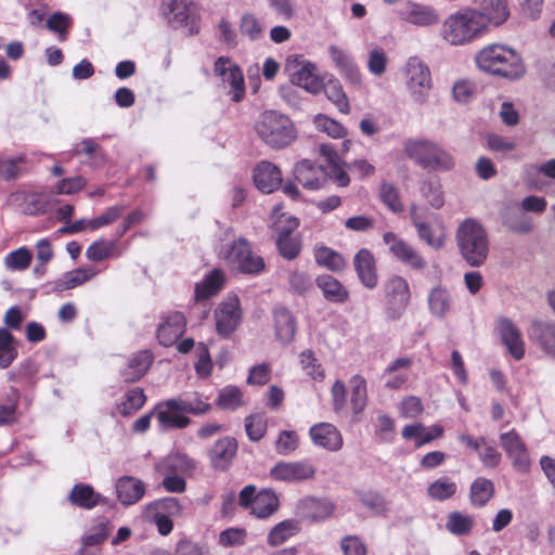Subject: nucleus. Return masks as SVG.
<instances>
[{
	"instance_id": "ddd939ff",
	"label": "nucleus",
	"mask_w": 555,
	"mask_h": 555,
	"mask_svg": "<svg viewBox=\"0 0 555 555\" xmlns=\"http://www.w3.org/2000/svg\"><path fill=\"white\" fill-rule=\"evenodd\" d=\"M272 218L276 219L274 224L278 230L276 245L280 254L286 259H294L300 251V242L292 235V232L298 227V220L294 217H285L280 212V207L272 209Z\"/></svg>"
},
{
	"instance_id": "0eeeda50",
	"label": "nucleus",
	"mask_w": 555,
	"mask_h": 555,
	"mask_svg": "<svg viewBox=\"0 0 555 555\" xmlns=\"http://www.w3.org/2000/svg\"><path fill=\"white\" fill-rule=\"evenodd\" d=\"M219 257L224 259L229 267L243 273L257 274L264 268L263 259L254 255L245 238H237L232 243L221 244Z\"/></svg>"
},
{
	"instance_id": "f704fd0d",
	"label": "nucleus",
	"mask_w": 555,
	"mask_h": 555,
	"mask_svg": "<svg viewBox=\"0 0 555 555\" xmlns=\"http://www.w3.org/2000/svg\"><path fill=\"white\" fill-rule=\"evenodd\" d=\"M455 166L456 159L453 154L436 142L425 170L448 172L452 171Z\"/></svg>"
},
{
	"instance_id": "a211bd4d",
	"label": "nucleus",
	"mask_w": 555,
	"mask_h": 555,
	"mask_svg": "<svg viewBox=\"0 0 555 555\" xmlns=\"http://www.w3.org/2000/svg\"><path fill=\"white\" fill-rule=\"evenodd\" d=\"M216 327L220 335L227 336L238 325L242 312L236 296H229L221 301L215 311Z\"/></svg>"
},
{
	"instance_id": "6e6d98bb",
	"label": "nucleus",
	"mask_w": 555,
	"mask_h": 555,
	"mask_svg": "<svg viewBox=\"0 0 555 555\" xmlns=\"http://www.w3.org/2000/svg\"><path fill=\"white\" fill-rule=\"evenodd\" d=\"M388 64V56L386 51L378 46H373L367 56V70L376 76L380 77L385 74Z\"/></svg>"
},
{
	"instance_id": "a878e982",
	"label": "nucleus",
	"mask_w": 555,
	"mask_h": 555,
	"mask_svg": "<svg viewBox=\"0 0 555 555\" xmlns=\"http://www.w3.org/2000/svg\"><path fill=\"white\" fill-rule=\"evenodd\" d=\"M478 8L476 12L483 17L485 30L488 31L489 24L499 26L509 16V10L505 0H474Z\"/></svg>"
},
{
	"instance_id": "4be33fe9",
	"label": "nucleus",
	"mask_w": 555,
	"mask_h": 555,
	"mask_svg": "<svg viewBox=\"0 0 555 555\" xmlns=\"http://www.w3.org/2000/svg\"><path fill=\"white\" fill-rule=\"evenodd\" d=\"M275 339L279 344L289 345L294 343L297 332V321L289 309L276 306L272 312Z\"/></svg>"
},
{
	"instance_id": "f03ea898",
	"label": "nucleus",
	"mask_w": 555,
	"mask_h": 555,
	"mask_svg": "<svg viewBox=\"0 0 555 555\" xmlns=\"http://www.w3.org/2000/svg\"><path fill=\"white\" fill-rule=\"evenodd\" d=\"M477 67L495 76L515 80L524 76L526 67L521 56L504 44H489L475 56Z\"/></svg>"
},
{
	"instance_id": "c9c22d12",
	"label": "nucleus",
	"mask_w": 555,
	"mask_h": 555,
	"mask_svg": "<svg viewBox=\"0 0 555 555\" xmlns=\"http://www.w3.org/2000/svg\"><path fill=\"white\" fill-rule=\"evenodd\" d=\"M216 405L221 410L235 411L246 405V399L237 386L227 385L219 389Z\"/></svg>"
},
{
	"instance_id": "9b49d317",
	"label": "nucleus",
	"mask_w": 555,
	"mask_h": 555,
	"mask_svg": "<svg viewBox=\"0 0 555 555\" xmlns=\"http://www.w3.org/2000/svg\"><path fill=\"white\" fill-rule=\"evenodd\" d=\"M238 500L240 505L250 509L257 518H268L279 507V499L273 491L263 489L256 493L253 485H247L241 490Z\"/></svg>"
},
{
	"instance_id": "e433bc0d",
	"label": "nucleus",
	"mask_w": 555,
	"mask_h": 555,
	"mask_svg": "<svg viewBox=\"0 0 555 555\" xmlns=\"http://www.w3.org/2000/svg\"><path fill=\"white\" fill-rule=\"evenodd\" d=\"M494 483L485 477L476 478L469 489V500L476 507L485 506L494 495Z\"/></svg>"
},
{
	"instance_id": "a18cd8bd",
	"label": "nucleus",
	"mask_w": 555,
	"mask_h": 555,
	"mask_svg": "<svg viewBox=\"0 0 555 555\" xmlns=\"http://www.w3.org/2000/svg\"><path fill=\"white\" fill-rule=\"evenodd\" d=\"M146 509L158 515L163 514V516L169 518H176L182 515L183 505L179 499L175 496H167L150 503L146 506Z\"/></svg>"
},
{
	"instance_id": "49530a36",
	"label": "nucleus",
	"mask_w": 555,
	"mask_h": 555,
	"mask_svg": "<svg viewBox=\"0 0 555 555\" xmlns=\"http://www.w3.org/2000/svg\"><path fill=\"white\" fill-rule=\"evenodd\" d=\"M145 401L146 397L143 390L133 388L127 392L125 400L117 404L116 412L122 416H130L139 411Z\"/></svg>"
},
{
	"instance_id": "13d9d810",
	"label": "nucleus",
	"mask_w": 555,
	"mask_h": 555,
	"mask_svg": "<svg viewBox=\"0 0 555 555\" xmlns=\"http://www.w3.org/2000/svg\"><path fill=\"white\" fill-rule=\"evenodd\" d=\"M31 259L30 250L26 247H20L5 256L4 264L10 270L23 271L29 267Z\"/></svg>"
},
{
	"instance_id": "a19ab883",
	"label": "nucleus",
	"mask_w": 555,
	"mask_h": 555,
	"mask_svg": "<svg viewBox=\"0 0 555 555\" xmlns=\"http://www.w3.org/2000/svg\"><path fill=\"white\" fill-rule=\"evenodd\" d=\"M528 335L531 340L544 347H555V325L541 320H533Z\"/></svg>"
},
{
	"instance_id": "09e8293b",
	"label": "nucleus",
	"mask_w": 555,
	"mask_h": 555,
	"mask_svg": "<svg viewBox=\"0 0 555 555\" xmlns=\"http://www.w3.org/2000/svg\"><path fill=\"white\" fill-rule=\"evenodd\" d=\"M307 508V517L314 521H322L330 518L335 505L328 500L309 499L305 502Z\"/></svg>"
},
{
	"instance_id": "680f3d73",
	"label": "nucleus",
	"mask_w": 555,
	"mask_h": 555,
	"mask_svg": "<svg viewBox=\"0 0 555 555\" xmlns=\"http://www.w3.org/2000/svg\"><path fill=\"white\" fill-rule=\"evenodd\" d=\"M163 467L167 472L171 473H184L194 467V462L185 454L175 453L168 455L164 462Z\"/></svg>"
},
{
	"instance_id": "393cba45",
	"label": "nucleus",
	"mask_w": 555,
	"mask_h": 555,
	"mask_svg": "<svg viewBox=\"0 0 555 555\" xmlns=\"http://www.w3.org/2000/svg\"><path fill=\"white\" fill-rule=\"evenodd\" d=\"M153 361V354L149 349H141L133 352L126 364L120 369V375L127 383L140 379L149 370Z\"/></svg>"
},
{
	"instance_id": "79ce46f5",
	"label": "nucleus",
	"mask_w": 555,
	"mask_h": 555,
	"mask_svg": "<svg viewBox=\"0 0 555 555\" xmlns=\"http://www.w3.org/2000/svg\"><path fill=\"white\" fill-rule=\"evenodd\" d=\"M503 224L515 233H529L532 230V220L519 208H506L502 214Z\"/></svg>"
},
{
	"instance_id": "69168bd1",
	"label": "nucleus",
	"mask_w": 555,
	"mask_h": 555,
	"mask_svg": "<svg viewBox=\"0 0 555 555\" xmlns=\"http://www.w3.org/2000/svg\"><path fill=\"white\" fill-rule=\"evenodd\" d=\"M240 29L243 36L249 40H258L262 37L263 26L253 14H245L241 20Z\"/></svg>"
},
{
	"instance_id": "9d476101",
	"label": "nucleus",
	"mask_w": 555,
	"mask_h": 555,
	"mask_svg": "<svg viewBox=\"0 0 555 555\" xmlns=\"http://www.w3.org/2000/svg\"><path fill=\"white\" fill-rule=\"evenodd\" d=\"M385 311L389 319H399L408 308L411 292L408 281L400 275L390 276L384 284Z\"/></svg>"
},
{
	"instance_id": "bf43d9fd",
	"label": "nucleus",
	"mask_w": 555,
	"mask_h": 555,
	"mask_svg": "<svg viewBox=\"0 0 555 555\" xmlns=\"http://www.w3.org/2000/svg\"><path fill=\"white\" fill-rule=\"evenodd\" d=\"M247 532L243 528L231 527L219 533L218 543L222 547H237L246 543Z\"/></svg>"
},
{
	"instance_id": "8fccbe9b",
	"label": "nucleus",
	"mask_w": 555,
	"mask_h": 555,
	"mask_svg": "<svg viewBox=\"0 0 555 555\" xmlns=\"http://www.w3.org/2000/svg\"><path fill=\"white\" fill-rule=\"evenodd\" d=\"M474 524L475 521L472 516L460 512H452L448 516L446 528L452 534L465 535L472 531Z\"/></svg>"
},
{
	"instance_id": "de8ad7c7",
	"label": "nucleus",
	"mask_w": 555,
	"mask_h": 555,
	"mask_svg": "<svg viewBox=\"0 0 555 555\" xmlns=\"http://www.w3.org/2000/svg\"><path fill=\"white\" fill-rule=\"evenodd\" d=\"M350 386H351V392H350L351 408H352V411L356 414H358V413H361L366 405V400H367L366 382L362 376L356 375L350 379Z\"/></svg>"
},
{
	"instance_id": "dca6fc26",
	"label": "nucleus",
	"mask_w": 555,
	"mask_h": 555,
	"mask_svg": "<svg viewBox=\"0 0 555 555\" xmlns=\"http://www.w3.org/2000/svg\"><path fill=\"white\" fill-rule=\"evenodd\" d=\"M327 52L332 63L344 80L349 86L360 89L362 87V74L351 54L335 44H331L327 48Z\"/></svg>"
},
{
	"instance_id": "72a5a7b5",
	"label": "nucleus",
	"mask_w": 555,
	"mask_h": 555,
	"mask_svg": "<svg viewBox=\"0 0 555 555\" xmlns=\"http://www.w3.org/2000/svg\"><path fill=\"white\" fill-rule=\"evenodd\" d=\"M153 413H155L158 425L162 429L185 428L191 423V420L188 416L168 409L165 402L157 404L154 408Z\"/></svg>"
},
{
	"instance_id": "c756f323",
	"label": "nucleus",
	"mask_w": 555,
	"mask_h": 555,
	"mask_svg": "<svg viewBox=\"0 0 555 555\" xmlns=\"http://www.w3.org/2000/svg\"><path fill=\"white\" fill-rule=\"evenodd\" d=\"M435 143L428 139H409L404 142L403 152L410 160L425 169Z\"/></svg>"
},
{
	"instance_id": "4c0bfd02",
	"label": "nucleus",
	"mask_w": 555,
	"mask_h": 555,
	"mask_svg": "<svg viewBox=\"0 0 555 555\" xmlns=\"http://www.w3.org/2000/svg\"><path fill=\"white\" fill-rule=\"evenodd\" d=\"M224 284V274L221 270H214L195 286V298L207 299L220 292Z\"/></svg>"
},
{
	"instance_id": "f8f14e48",
	"label": "nucleus",
	"mask_w": 555,
	"mask_h": 555,
	"mask_svg": "<svg viewBox=\"0 0 555 555\" xmlns=\"http://www.w3.org/2000/svg\"><path fill=\"white\" fill-rule=\"evenodd\" d=\"M383 241L391 256L402 264L418 272L427 268V260L422 253L396 233H384Z\"/></svg>"
},
{
	"instance_id": "423d86ee",
	"label": "nucleus",
	"mask_w": 555,
	"mask_h": 555,
	"mask_svg": "<svg viewBox=\"0 0 555 555\" xmlns=\"http://www.w3.org/2000/svg\"><path fill=\"white\" fill-rule=\"evenodd\" d=\"M285 70L289 80L312 95L324 89V77L320 75L317 65L298 54H291L285 60Z\"/></svg>"
},
{
	"instance_id": "e2e57ef3",
	"label": "nucleus",
	"mask_w": 555,
	"mask_h": 555,
	"mask_svg": "<svg viewBox=\"0 0 555 555\" xmlns=\"http://www.w3.org/2000/svg\"><path fill=\"white\" fill-rule=\"evenodd\" d=\"M313 124L318 130L325 132L334 139L344 138L346 134V129L339 122L325 115H318Z\"/></svg>"
},
{
	"instance_id": "2eb2a0df",
	"label": "nucleus",
	"mask_w": 555,
	"mask_h": 555,
	"mask_svg": "<svg viewBox=\"0 0 555 555\" xmlns=\"http://www.w3.org/2000/svg\"><path fill=\"white\" fill-rule=\"evenodd\" d=\"M397 16L417 27H433L440 21L438 11L429 5L413 0H405L396 9Z\"/></svg>"
},
{
	"instance_id": "37998d69",
	"label": "nucleus",
	"mask_w": 555,
	"mask_h": 555,
	"mask_svg": "<svg viewBox=\"0 0 555 555\" xmlns=\"http://www.w3.org/2000/svg\"><path fill=\"white\" fill-rule=\"evenodd\" d=\"M322 91H324L327 100L331 101L340 113L348 114L350 112L349 100L337 78L331 76L327 82H324V89Z\"/></svg>"
},
{
	"instance_id": "052dcab7",
	"label": "nucleus",
	"mask_w": 555,
	"mask_h": 555,
	"mask_svg": "<svg viewBox=\"0 0 555 555\" xmlns=\"http://www.w3.org/2000/svg\"><path fill=\"white\" fill-rule=\"evenodd\" d=\"M245 429L251 441H259L267 431V420L262 414H251L245 418Z\"/></svg>"
},
{
	"instance_id": "4468645a",
	"label": "nucleus",
	"mask_w": 555,
	"mask_h": 555,
	"mask_svg": "<svg viewBox=\"0 0 555 555\" xmlns=\"http://www.w3.org/2000/svg\"><path fill=\"white\" fill-rule=\"evenodd\" d=\"M186 320L181 312L168 314L157 330L158 343L162 347H194V339L183 338Z\"/></svg>"
},
{
	"instance_id": "864d4df0",
	"label": "nucleus",
	"mask_w": 555,
	"mask_h": 555,
	"mask_svg": "<svg viewBox=\"0 0 555 555\" xmlns=\"http://www.w3.org/2000/svg\"><path fill=\"white\" fill-rule=\"evenodd\" d=\"M357 496L360 502L375 515H384L387 512V503L383 495L375 490H359Z\"/></svg>"
},
{
	"instance_id": "f257e3e1",
	"label": "nucleus",
	"mask_w": 555,
	"mask_h": 555,
	"mask_svg": "<svg viewBox=\"0 0 555 555\" xmlns=\"http://www.w3.org/2000/svg\"><path fill=\"white\" fill-rule=\"evenodd\" d=\"M486 33L483 17L469 7L448 15L440 27L441 39L452 47L468 46Z\"/></svg>"
},
{
	"instance_id": "5fc2aeb1",
	"label": "nucleus",
	"mask_w": 555,
	"mask_h": 555,
	"mask_svg": "<svg viewBox=\"0 0 555 555\" xmlns=\"http://www.w3.org/2000/svg\"><path fill=\"white\" fill-rule=\"evenodd\" d=\"M75 154H86L88 155L91 167H100L105 163V156L101 151L100 145L93 139H83L79 144L74 149Z\"/></svg>"
},
{
	"instance_id": "aec40b11",
	"label": "nucleus",
	"mask_w": 555,
	"mask_h": 555,
	"mask_svg": "<svg viewBox=\"0 0 555 555\" xmlns=\"http://www.w3.org/2000/svg\"><path fill=\"white\" fill-rule=\"evenodd\" d=\"M309 437L313 446L330 452H337L343 448L344 439L337 427L331 423L321 422L309 429Z\"/></svg>"
},
{
	"instance_id": "58836bf2",
	"label": "nucleus",
	"mask_w": 555,
	"mask_h": 555,
	"mask_svg": "<svg viewBox=\"0 0 555 555\" xmlns=\"http://www.w3.org/2000/svg\"><path fill=\"white\" fill-rule=\"evenodd\" d=\"M300 530L299 521L296 519H285L276 524L268 533V544L279 546L288 539L297 534Z\"/></svg>"
},
{
	"instance_id": "0e129e2a",
	"label": "nucleus",
	"mask_w": 555,
	"mask_h": 555,
	"mask_svg": "<svg viewBox=\"0 0 555 555\" xmlns=\"http://www.w3.org/2000/svg\"><path fill=\"white\" fill-rule=\"evenodd\" d=\"M379 197L391 211L401 212L403 210L399 192L393 184L384 182L380 186Z\"/></svg>"
},
{
	"instance_id": "5701e85b",
	"label": "nucleus",
	"mask_w": 555,
	"mask_h": 555,
	"mask_svg": "<svg viewBox=\"0 0 555 555\" xmlns=\"http://www.w3.org/2000/svg\"><path fill=\"white\" fill-rule=\"evenodd\" d=\"M353 266L361 284L367 289H374L378 284V274L372 251L361 248L353 257Z\"/></svg>"
},
{
	"instance_id": "cd10ccee",
	"label": "nucleus",
	"mask_w": 555,
	"mask_h": 555,
	"mask_svg": "<svg viewBox=\"0 0 555 555\" xmlns=\"http://www.w3.org/2000/svg\"><path fill=\"white\" fill-rule=\"evenodd\" d=\"M116 492L120 503L131 505L143 498L145 486L134 477L125 476L117 480Z\"/></svg>"
},
{
	"instance_id": "603ef678",
	"label": "nucleus",
	"mask_w": 555,
	"mask_h": 555,
	"mask_svg": "<svg viewBox=\"0 0 555 555\" xmlns=\"http://www.w3.org/2000/svg\"><path fill=\"white\" fill-rule=\"evenodd\" d=\"M420 191L433 208L439 209L444 205L442 186L438 181L430 179L422 181Z\"/></svg>"
},
{
	"instance_id": "7ed1b4c3",
	"label": "nucleus",
	"mask_w": 555,
	"mask_h": 555,
	"mask_svg": "<svg viewBox=\"0 0 555 555\" xmlns=\"http://www.w3.org/2000/svg\"><path fill=\"white\" fill-rule=\"evenodd\" d=\"M456 245L463 259L472 267L482 266L489 254V238L483 225L476 219L463 220L455 233Z\"/></svg>"
},
{
	"instance_id": "7c9ffc66",
	"label": "nucleus",
	"mask_w": 555,
	"mask_h": 555,
	"mask_svg": "<svg viewBox=\"0 0 555 555\" xmlns=\"http://www.w3.org/2000/svg\"><path fill=\"white\" fill-rule=\"evenodd\" d=\"M427 302L431 315L442 319L450 312L453 300L450 292L438 285L429 291Z\"/></svg>"
},
{
	"instance_id": "f3484780",
	"label": "nucleus",
	"mask_w": 555,
	"mask_h": 555,
	"mask_svg": "<svg viewBox=\"0 0 555 555\" xmlns=\"http://www.w3.org/2000/svg\"><path fill=\"white\" fill-rule=\"evenodd\" d=\"M215 74L221 78L224 85H229V93L232 94L233 101L238 102L243 99L245 92L244 77L235 63L229 57H219L215 63Z\"/></svg>"
},
{
	"instance_id": "774afa93",
	"label": "nucleus",
	"mask_w": 555,
	"mask_h": 555,
	"mask_svg": "<svg viewBox=\"0 0 555 555\" xmlns=\"http://www.w3.org/2000/svg\"><path fill=\"white\" fill-rule=\"evenodd\" d=\"M214 363L208 349H199L194 362L196 375L203 379L208 378L211 375Z\"/></svg>"
},
{
	"instance_id": "39448f33",
	"label": "nucleus",
	"mask_w": 555,
	"mask_h": 555,
	"mask_svg": "<svg viewBox=\"0 0 555 555\" xmlns=\"http://www.w3.org/2000/svg\"><path fill=\"white\" fill-rule=\"evenodd\" d=\"M411 222L417 238L434 250H440L447 243V228L441 218L429 214L416 204H411L409 210Z\"/></svg>"
},
{
	"instance_id": "473e14b6",
	"label": "nucleus",
	"mask_w": 555,
	"mask_h": 555,
	"mask_svg": "<svg viewBox=\"0 0 555 555\" xmlns=\"http://www.w3.org/2000/svg\"><path fill=\"white\" fill-rule=\"evenodd\" d=\"M98 274V271L93 268H78L68 272H65L61 278L54 282V288L57 292L73 289L77 286L91 280Z\"/></svg>"
},
{
	"instance_id": "3c124183",
	"label": "nucleus",
	"mask_w": 555,
	"mask_h": 555,
	"mask_svg": "<svg viewBox=\"0 0 555 555\" xmlns=\"http://www.w3.org/2000/svg\"><path fill=\"white\" fill-rule=\"evenodd\" d=\"M112 256H120V251L114 242L96 241L86 250V257L91 261H101Z\"/></svg>"
},
{
	"instance_id": "6e6552de",
	"label": "nucleus",
	"mask_w": 555,
	"mask_h": 555,
	"mask_svg": "<svg viewBox=\"0 0 555 555\" xmlns=\"http://www.w3.org/2000/svg\"><path fill=\"white\" fill-rule=\"evenodd\" d=\"M403 73L411 99L418 104L425 103L433 87L428 66L417 56H411L404 65Z\"/></svg>"
},
{
	"instance_id": "ea45409f",
	"label": "nucleus",
	"mask_w": 555,
	"mask_h": 555,
	"mask_svg": "<svg viewBox=\"0 0 555 555\" xmlns=\"http://www.w3.org/2000/svg\"><path fill=\"white\" fill-rule=\"evenodd\" d=\"M68 499L74 505L91 509L100 503L101 495L91 486L78 483L72 489Z\"/></svg>"
},
{
	"instance_id": "338daca9",
	"label": "nucleus",
	"mask_w": 555,
	"mask_h": 555,
	"mask_svg": "<svg viewBox=\"0 0 555 555\" xmlns=\"http://www.w3.org/2000/svg\"><path fill=\"white\" fill-rule=\"evenodd\" d=\"M298 448V435L293 430L280 433L275 442V451L281 455H289Z\"/></svg>"
},
{
	"instance_id": "c03bdc74",
	"label": "nucleus",
	"mask_w": 555,
	"mask_h": 555,
	"mask_svg": "<svg viewBox=\"0 0 555 555\" xmlns=\"http://www.w3.org/2000/svg\"><path fill=\"white\" fill-rule=\"evenodd\" d=\"M457 491V485L449 477H439L427 488V495L434 501H446L451 499Z\"/></svg>"
},
{
	"instance_id": "c85d7f7f",
	"label": "nucleus",
	"mask_w": 555,
	"mask_h": 555,
	"mask_svg": "<svg viewBox=\"0 0 555 555\" xmlns=\"http://www.w3.org/2000/svg\"><path fill=\"white\" fill-rule=\"evenodd\" d=\"M317 286L321 289L324 298L333 304H345L349 299V291L343 283L332 275H320L315 280Z\"/></svg>"
},
{
	"instance_id": "4d7b16f0",
	"label": "nucleus",
	"mask_w": 555,
	"mask_h": 555,
	"mask_svg": "<svg viewBox=\"0 0 555 555\" xmlns=\"http://www.w3.org/2000/svg\"><path fill=\"white\" fill-rule=\"evenodd\" d=\"M315 260L319 264H322L332 271H341L346 266L343 256L328 247L318 248L315 250Z\"/></svg>"
},
{
	"instance_id": "bb28decb",
	"label": "nucleus",
	"mask_w": 555,
	"mask_h": 555,
	"mask_svg": "<svg viewBox=\"0 0 555 555\" xmlns=\"http://www.w3.org/2000/svg\"><path fill=\"white\" fill-rule=\"evenodd\" d=\"M254 182L263 193H272L282 183V173L271 162H260L254 169Z\"/></svg>"
},
{
	"instance_id": "2f4dec72",
	"label": "nucleus",
	"mask_w": 555,
	"mask_h": 555,
	"mask_svg": "<svg viewBox=\"0 0 555 555\" xmlns=\"http://www.w3.org/2000/svg\"><path fill=\"white\" fill-rule=\"evenodd\" d=\"M494 330L505 347H524L521 332L511 319L499 317Z\"/></svg>"
},
{
	"instance_id": "20e7f679",
	"label": "nucleus",
	"mask_w": 555,
	"mask_h": 555,
	"mask_svg": "<svg viewBox=\"0 0 555 555\" xmlns=\"http://www.w3.org/2000/svg\"><path fill=\"white\" fill-rule=\"evenodd\" d=\"M257 137L272 150L288 147L297 138V130L292 119L276 111H266L254 126Z\"/></svg>"
},
{
	"instance_id": "b1692460",
	"label": "nucleus",
	"mask_w": 555,
	"mask_h": 555,
	"mask_svg": "<svg viewBox=\"0 0 555 555\" xmlns=\"http://www.w3.org/2000/svg\"><path fill=\"white\" fill-rule=\"evenodd\" d=\"M237 452V442L232 437L218 439L208 452L211 466L218 470H227Z\"/></svg>"
},
{
	"instance_id": "1a4fd4ad",
	"label": "nucleus",
	"mask_w": 555,
	"mask_h": 555,
	"mask_svg": "<svg viewBox=\"0 0 555 555\" xmlns=\"http://www.w3.org/2000/svg\"><path fill=\"white\" fill-rule=\"evenodd\" d=\"M163 15L173 28H184L190 35L198 31V13L192 0H167Z\"/></svg>"
},
{
	"instance_id": "6ab92c4d",
	"label": "nucleus",
	"mask_w": 555,
	"mask_h": 555,
	"mask_svg": "<svg viewBox=\"0 0 555 555\" xmlns=\"http://www.w3.org/2000/svg\"><path fill=\"white\" fill-rule=\"evenodd\" d=\"M272 478L280 481H305L314 478L315 468L307 461L280 462L271 468Z\"/></svg>"
},
{
	"instance_id": "412c9836",
	"label": "nucleus",
	"mask_w": 555,
	"mask_h": 555,
	"mask_svg": "<svg viewBox=\"0 0 555 555\" xmlns=\"http://www.w3.org/2000/svg\"><path fill=\"white\" fill-rule=\"evenodd\" d=\"M294 177L308 190L321 189L327 179V170L322 165H315L311 160L302 159L294 168Z\"/></svg>"
}]
</instances>
